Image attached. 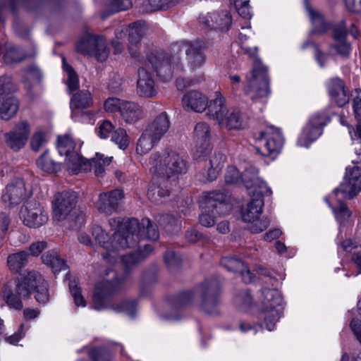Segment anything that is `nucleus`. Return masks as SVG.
<instances>
[{
    "label": "nucleus",
    "mask_w": 361,
    "mask_h": 361,
    "mask_svg": "<svg viewBox=\"0 0 361 361\" xmlns=\"http://www.w3.org/2000/svg\"><path fill=\"white\" fill-rule=\"evenodd\" d=\"M334 197L336 198L338 206V208L332 207V210L333 212L334 213L337 221L340 224H341L345 223V221L348 220V219L350 216L351 214L348 207H346V205L341 202V200L343 199L341 197V195Z\"/></svg>",
    "instance_id": "obj_45"
},
{
    "label": "nucleus",
    "mask_w": 361,
    "mask_h": 361,
    "mask_svg": "<svg viewBox=\"0 0 361 361\" xmlns=\"http://www.w3.org/2000/svg\"><path fill=\"white\" fill-rule=\"evenodd\" d=\"M47 247V243L44 240L32 243L29 247L30 255L37 256Z\"/></svg>",
    "instance_id": "obj_60"
},
{
    "label": "nucleus",
    "mask_w": 361,
    "mask_h": 361,
    "mask_svg": "<svg viewBox=\"0 0 361 361\" xmlns=\"http://www.w3.org/2000/svg\"><path fill=\"white\" fill-rule=\"evenodd\" d=\"M121 116L126 123L133 124L140 121L143 116L142 107L135 102L125 101L121 106Z\"/></svg>",
    "instance_id": "obj_30"
},
{
    "label": "nucleus",
    "mask_w": 361,
    "mask_h": 361,
    "mask_svg": "<svg viewBox=\"0 0 361 361\" xmlns=\"http://www.w3.org/2000/svg\"><path fill=\"white\" fill-rule=\"evenodd\" d=\"M159 140L155 139V137L145 128L137 143V153L141 155L146 154Z\"/></svg>",
    "instance_id": "obj_33"
},
{
    "label": "nucleus",
    "mask_w": 361,
    "mask_h": 361,
    "mask_svg": "<svg viewBox=\"0 0 361 361\" xmlns=\"http://www.w3.org/2000/svg\"><path fill=\"white\" fill-rule=\"evenodd\" d=\"M125 101L116 97H110L107 99L104 104V109L108 113L121 112V106Z\"/></svg>",
    "instance_id": "obj_52"
},
{
    "label": "nucleus",
    "mask_w": 361,
    "mask_h": 361,
    "mask_svg": "<svg viewBox=\"0 0 361 361\" xmlns=\"http://www.w3.org/2000/svg\"><path fill=\"white\" fill-rule=\"evenodd\" d=\"M147 197L148 199L154 204H161L164 202V198L159 194V192H156L155 187L151 185L147 191Z\"/></svg>",
    "instance_id": "obj_61"
},
{
    "label": "nucleus",
    "mask_w": 361,
    "mask_h": 361,
    "mask_svg": "<svg viewBox=\"0 0 361 361\" xmlns=\"http://www.w3.org/2000/svg\"><path fill=\"white\" fill-rule=\"evenodd\" d=\"M9 224L8 215L5 213L0 214V235H3L7 231Z\"/></svg>",
    "instance_id": "obj_64"
},
{
    "label": "nucleus",
    "mask_w": 361,
    "mask_h": 361,
    "mask_svg": "<svg viewBox=\"0 0 361 361\" xmlns=\"http://www.w3.org/2000/svg\"><path fill=\"white\" fill-rule=\"evenodd\" d=\"M263 197L264 195H261L251 197V200L241 212V218L244 222L247 223L248 221H253L260 216L264 205Z\"/></svg>",
    "instance_id": "obj_27"
},
{
    "label": "nucleus",
    "mask_w": 361,
    "mask_h": 361,
    "mask_svg": "<svg viewBox=\"0 0 361 361\" xmlns=\"http://www.w3.org/2000/svg\"><path fill=\"white\" fill-rule=\"evenodd\" d=\"M353 107L354 114L356 119L358 121V124L356 128V130L354 132V135H352L351 128H348L349 133L351 136L352 140H355V137L360 140L361 143V95H358L353 99Z\"/></svg>",
    "instance_id": "obj_44"
},
{
    "label": "nucleus",
    "mask_w": 361,
    "mask_h": 361,
    "mask_svg": "<svg viewBox=\"0 0 361 361\" xmlns=\"http://www.w3.org/2000/svg\"><path fill=\"white\" fill-rule=\"evenodd\" d=\"M123 197V191L118 189L101 193L95 207L100 212L110 215L118 210Z\"/></svg>",
    "instance_id": "obj_19"
},
{
    "label": "nucleus",
    "mask_w": 361,
    "mask_h": 361,
    "mask_svg": "<svg viewBox=\"0 0 361 361\" xmlns=\"http://www.w3.org/2000/svg\"><path fill=\"white\" fill-rule=\"evenodd\" d=\"M113 309L117 312H126L130 317H133L134 315L135 306L133 302L123 301L121 302L116 307H114Z\"/></svg>",
    "instance_id": "obj_57"
},
{
    "label": "nucleus",
    "mask_w": 361,
    "mask_h": 361,
    "mask_svg": "<svg viewBox=\"0 0 361 361\" xmlns=\"http://www.w3.org/2000/svg\"><path fill=\"white\" fill-rule=\"evenodd\" d=\"M361 190V169L357 166L346 167L343 183L334 190L333 196L353 198Z\"/></svg>",
    "instance_id": "obj_10"
},
{
    "label": "nucleus",
    "mask_w": 361,
    "mask_h": 361,
    "mask_svg": "<svg viewBox=\"0 0 361 361\" xmlns=\"http://www.w3.org/2000/svg\"><path fill=\"white\" fill-rule=\"evenodd\" d=\"M151 69L155 71L157 75L165 80H170L173 76L174 70L179 69L180 61L178 59H171L163 54H152L146 62Z\"/></svg>",
    "instance_id": "obj_13"
},
{
    "label": "nucleus",
    "mask_w": 361,
    "mask_h": 361,
    "mask_svg": "<svg viewBox=\"0 0 361 361\" xmlns=\"http://www.w3.org/2000/svg\"><path fill=\"white\" fill-rule=\"evenodd\" d=\"M47 142L46 133L42 130H36L30 139V147L35 152H38Z\"/></svg>",
    "instance_id": "obj_47"
},
{
    "label": "nucleus",
    "mask_w": 361,
    "mask_h": 361,
    "mask_svg": "<svg viewBox=\"0 0 361 361\" xmlns=\"http://www.w3.org/2000/svg\"><path fill=\"white\" fill-rule=\"evenodd\" d=\"M137 92L144 97H153L157 94L155 83L153 79V71L148 63L138 70V79L137 82Z\"/></svg>",
    "instance_id": "obj_18"
},
{
    "label": "nucleus",
    "mask_w": 361,
    "mask_h": 361,
    "mask_svg": "<svg viewBox=\"0 0 361 361\" xmlns=\"http://www.w3.org/2000/svg\"><path fill=\"white\" fill-rule=\"evenodd\" d=\"M242 30L239 34L241 49L245 54L255 59L253 68L250 73L246 76L244 91L253 100L267 98L271 93L267 68L257 59V47L249 42L252 34L250 25L242 27Z\"/></svg>",
    "instance_id": "obj_2"
},
{
    "label": "nucleus",
    "mask_w": 361,
    "mask_h": 361,
    "mask_svg": "<svg viewBox=\"0 0 361 361\" xmlns=\"http://www.w3.org/2000/svg\"><path fill=\"white\" fill-rule=\"evenodd\" d=\"M57 149L61 156L67 157L73 154L75 150V143L69 134H65L58 137Z\"/></svg>",
    "instance_id": "obj_37"
},
{
    "label": "nucleus",
    "mask_w": 361,
    "mask_h": 361,
    "mask_svg": "<svg viewBox=\"0 0 361 361\" xmlns=\"http://www.w3.org/2000/svg\"><path fill=\"white\" fill-rule=\"evenodd\" d=\"M125 228L127 235H129L128 247L134 246L139 239H149L156 240L159 238V232L157 228L151 224L149 219H143L141 222L136 219H132L126 221Z\"/></svg>",
    "instance_id": "obj_8"
},
{
    "label": "nucleus",
    "mask_w": 361,
    "mask_h": 361,
    "mask_svg": "<svg viewBox=\"0 0 361 361\" xmlns=\"http://www.w3.org/2000/svg\"><path fill=\"white\" fill-rule=\"evenodd\" d=\"M38 168L47 173H54L61 169V164L55 161L49 155L48 151H45L37 160Z\"/></svg>",
    "instance_id": "obj_40"
},
{
    "label": "nucleus",
    "mask_w": 361,
    "mask_h": 361,
    "mask_svg": "<svg viewBox=\"0 0 361 361\" xmlns=\"http://www.w3.org/2000/svg\"><path fill=\"white\" fill-rule=\"evenodd\" d=\"M181 49L185 52L188 66L191 71L202 68L205 63L203 53L190 42H183Z\"/></svg>",
    "instance_id": "obj_25"
},
{
    "label": "nucleus",
    "mask_w": 361,
    "mask_h": 361,
    "mask_svg": "<svg viewBox=\"0 0 361 361\" xmlns=\"http://www.w3.org/2000/svg\"><path fill=\"white\" fill-rule=\"evenodd\" d=\"M327 123L324 114H316L312 116L303 128L298 139V145L308 147L322 133V128Z\"/></svg>",
    "instance_id": "obj_12"
},
{
    "label": "nucleus",
    "mask_w": 361,
    "mask_h": 361,
    "mask_svg": "<svg viewBox=\"0 0 361 361\" xmlns=\"http://www.w3.org/2000/svg\"><path fill=\"white\" fill-rule=\"evenodd\" d=\"M111 140L115 142L120 149H125L129 144L128 135L126 130L122 128L114 130Z\"/></svg>",
    "instance_id": "obj_50"
},
{
    "label": "nucleus",
    "mask_w": 361,
    "mask_h": 361,
    "mask_svg": "<svg viewBox=\"0 0 361 361\" xmlns=\"http://www.w3.org/2000/svg\"><path fill=\"white\" fill-rule=\"evenodd\" d=\"M282 297L276 289L264 288L259 296V306L268 331H273L281 316Z\"/></svg>",
    "instance_id": "obj_5"
},
{
    "label": "nucleus",
    "mask_w": 361,
    "mask_h": 361,
    "mask_svg": "<svg viewBox=\"0 0 361 361\" xmlns=\"http://www.w3.org/2000/svg\"><path fill=\"white\" fill-rule=\"evenodd\" d=\"M114 130V125L110 121L104 120L98 123V128L96 132L100 138L106 139Z\"/></svg>",
    "instance_id": "obj_51"
},
{
    "label": "nucleus",
    "mask_w": 361,
    "mask_h": 361,
    "mask_svg": "<svg viewBox=\"0 0 361 361\" xmlns=\"http://www.w3.org/2000/svg\"><path fill=\"white\" fill-rule=\"evenodd\" d=\"M152 186L155 187L156 192H159L164 200L169 196L171 190L168 188L167 183L165 181L158 185L153 184Z\"/></svg>",
    "instance_id": "obj_63"
},
{
    "label": "nucleus",
    "mask_w": 361,
    "mask_h": 361,
    "mask_svg": "<svg viewBox=\"0 0 361 361\" xmlns=\"http://www.w3.org/2000/svg\"><path fill=\"white\" fill-rule=\"evenodd\" d=\"M305 5L312 22V32L314 33H322L325 31L327 26L324 21L322 16L310 7L307 0L305 1Z\"/></svg>",
    "instance_id": "obj_42"
},
{
    "label": "nucleus",
    "mask_w": 361,
    "mask_h": 361,
    "mask_svg": "<svg viewBox=\"0 0 361 361\" xmlns=\"http://www.w3.org/2000/svg\"><path fill=\"white\" fill-rule=\"evenodd\" d=\"M283 138L280 130L268 127L256 140V150L262 156L275 159L282 149Z\"/></svg>",
    "instance_id": "obj_7"
},
{
    "label": "nucleus",
    "mask_w": 361,
    "mask_h": 361,
    "mask_svg": "<svg viewBox=\"0 0 361 361\" xmlns=\"http://www.w3.org/2000/svg\"><path fill=\"white\" fill-rule=\"evenodd\" d=\"M69 288L75 305L78 307H85L86 302L83 296L81 295L80 289L77 286V285L75 283L71 282L69 285Z\"/></svg>",
    "instance_id": "obj_54"
},
{
    "label": "nucleus",
    "mask_w": 361,
    "mask_h": 361,
    "mask_svg": "<svg viewBox=\"0 0 361 361\" xmlns=\"http://www.w3.org/2000/svg\"><path fill=\"white\" fill-rule=\"evenodd\" d=\"M17 288L18 286L16 288L15 293L5 290L4 292V297L7 305L10 307L16 310H20L23 307L21 298L23 296L18 292Z\"/></svg>",
    "instance_id": "obj_46"
},
{
    "label": "nucleus",
    "mask_w": 361,
    "mask_h": 361,
    "mask_svg": "<svg viewBox=\"0 0 361 361\" xmlns=\"http://www.w3.org/2000/svg\"><path fill=\"white\" fill-rule=\"evenodd\" d=\"M131 6V0H110L109 1V8L113 12L127 10Z\"/></svg>",
    "instance_id": "obj_55"
},
{
    "label": "nucleus",
    "mask_w": 361,
    "mask_h": 361,
    "mask_svg": "<svg viewBox=\"0 0 361 361\" xmlns=\"http://www.w3.org/2000/svg\"><path fill=\"white\" fill-rule=\"evenodd\" d=\"M27 195L25 182L18 178L6 187L2 200L6 206L11 207L20 204Z\"/></svg>",
    "instance_id": "obj_17"
},
{
    "label": "nucleus",
    "mask_w": 361,
    "mask_h": 361,
    "mask_svg": "<svg viewBox=\"0 0 361 361\" xmlns=\"http://www.w3.org/2000/svg\"><path fill=\"white\" fill-rule=\"evenodd\" d=\"M20 218L25 226L39 228L48 221L49 216L42 205L37 202H30L21 208Z\"/></svg>",
    "instance_id": "obj_14"
},
{
    "label": "nucleus",
    "mask_w": 361,
    "mask_h": 361,
    "mask_svg": "<svg viewBox=\"0 0 361 361\" xmlns=\"http://www.w3.org/2000/svg\"><path fill=\"white\" fill-rule=\"evenodd\" d=\"M218 13V18L214 19V28L228 30L231 24V16L228 11H221Z\"/></svg>",
    "instance_id": "obj_49"
},
{
    "label": "nucleus",
    "mask_w": 361,
    "mask_h": 361,
    "mask_svg": "<svg viewBox=\"0 0 361 361\" xmlns=\"http://www.w3.org/2000/svg\"><path fill=\"white\" fill-rule=\"evenodd\" d=\"M27 261V254L25 251H20L11 254L7 257V265L9 269L14 272H18L25 266Z\"/></svg>",
    "instance_id": "obj_41"
},
{
    "label": "nucleus",
    "mask_w": 361,
    "mask_h": 361,
    "mask_svg": "<svg viewBox=\"0 0 361 361\" xmlns=\"http://www.w3.org/2000/svg\"><path fill=\"white\" fill-rule=\"evenodd\" d=\"M346 36V30L343 27L335 29L334 37L338 41L339 44L336 45L334 48L336 52L343 57H346L350 54V45L345 42Z\"/></svg>",
    "instance_id": "obj_38"
},
{
    "label": "nucleus",
    "mask_w": 361,
    "mask_h": 361,
    "mask_svg": "<svg viewBox=\"0 0 361 361\" xmlns=\"http://www.w3.org/2000/svg\"><path fill=\"white\" fill-rule=\"evenodd\" d=\"M235 301L237 305L246 307L251 304L252 298L249 292L244 291L235 298Z\"/></svg>",
    "instance_id": "obj_62"
},
{
    "label": "nucleus",
    "mask_w": 361,
    "mask_h": 361,
    "mask_svg": "<svg viewBox=\"0 0 361 361\" xmlns=\"http://www.w3.org/2000/svg\"><path fill=\"white\" fill-rule=\"evenodd\" d=\"M30 131V124L27 121H20L11 131L4 135L6 142L13 150L18 151L27 143Z\"/></svg>",
    "instance_id": "obj_15"
},
{
    "label": "nucleus",
    "mask_w": 361,
    "mask_h": 361,
    "mask_svg": "<svg viewBox=\"0 0 361 361\" xmlns=\"http://www.w3.org/2000/svg\"><path fill=\"white\" fill-rule=\"evenodd\" d=\"M258 170L251 167L245 170L242 175V180L248 190L250 197H255L257 195H270L271 189L257 176Z\"/></svg>",
    "instance_id": "obj_16"
},
{
    "label": "nucleus",
    "mask_w": 361,
    "mask_h": 361,
    "mask_svg": "<svg viewBox=\"0 0 361 361\" xmlns=\"http://www.w3.org/2000/svg\"><path fill=\"white\" fill-rule=\"evenodd\" d=\"M217 12H210L200 16V22L206 27L214 28V19L218 18Z\"/></svg>",
    "instance_id": "obj_58"
},
{
    "label": "nucleus",
    "mask_w": 361,
    "mask_h": 361,
    "mask_svg": "<svg viewBox=\"0 0 361 361\" xmlns=\"http://www.w3.org/2000/svg\"><path fill=\"white\" fill-rule=\"evenodd\" d=\"M63 68L67 75L66 85L70 92L74 91L79 87V78L75 70L69 66L64 57L62 58Z\"/></svg>",
    "instance_id": "obj_43"
},
{
    "label": "nucleus",
    "mask_w": 361,
    "mask_h": 361,
    "mask_svg": "<svg viewBox=\"0 0 361 361\" xmlns=\"http://www.w3.org/2000/svg\"><path fill=\"white\" fill-rule=\"evenodd\" d=\"M247 224L251 233H259L266 230L269 226V220L266 217L259 218V216L253 221H248Z\"/></svg>",
    "instance_id": "obj_48"
},
{
    "label": "nucleus",
    "mask_w": 361,
    "mask_h": 361,
    "mask_svg": "<svg viewBox=\"0 0 361 361\" xmlns=\"http://www.w3.org/2000/svg\"><path fill=\"white\" fill-rule=\"evenodd\" d=\"M109 224L116 230L110 240H108L107 234L99 226L94 228L92 231V235L100 245L101 250L99 252L106 262L115 264L121 261L126 267H130L147 257L152 251L150 245H145L144 250L140 251L136 255L133 253L123 254V252L129 245V235H127V231L125 228L126 222L121 223L119 219H111L109 221Z\"/></svg>",
    "instance_id": "obj_1"
},
{
    "label": "nucleus",
    "mask_w": 361,
    "mask_h": 361,
    "mask_svg": "<svg viewBox=\"0 0 361 361\" xmlns=\"http://www.w3.org/2000/svg\"><path fill=\"white\" fill-rule=\"evenodd\" d=\"M226 157L221 153L215 154L209 160V166L221 171L224 165Z\"/></svg>",
    "instance_id": "obj_59"
},
{
    "label": "nucleus",
    "mask_w": 361,
    "mask_h": 361,
    "mask_svg": "<svg viewBox=\"0 0 361 361\" xmlns=\"http://www.w3.org/2000/svg\"><path fill=\"white\" fill-rule=\"evenodd\" d=\"M65 164L66 169L72 173H78L88 170L87 161H85L78 152L66 157Z\"/></svg>",
    "instance_id": "obj_32"
},
{
    "label": "nucleus",
    "mask_w": 361,
    "mask_h": 361,
    "mask_svg": "<svg viewBox=\"0 0 361 361\" xmlns=\"http://www.w3.org/2000/svg\"><path fill=\"white\" fill-rule=\"evenodd\" d=\"M329 94L339 106H343L348 103V97L344 89V85L338 78L333 79L329 85Z\"/></svg>",
    "instance_id": "obj_31"
},
{
    "label": "nucleus",
    "mask_w": 361,
    "mask_h": 361,
    "mask_svg": "<svg viewBox=\"0 0 361 361\" xmlns=\"http://www.w3.org/2000/svg\"><path fill=\"white\" fill-rule=\"evenodd\" d=\"M77 194L73 191H63L54 195L52 200L53 219L61 221L66 219L75 209Z\"/></svg>",
    "instance_id": "obj_11"
},
{
    "label": "nucleus",
    "mask_w": 361,
    "mask_h": 361,
    "mask_svg": "<svg viewBox=\"0 0 361 361\" xmlns=\"http://www.w3.org/2000/svg\"><path fill=\"white\" fill-rule=\"evenodd\" d=\"M207 114L209 117L216 121L219 124L224 121L227 110L226 106V99L220 92H215V98L207 102Z\"/></svg>",
    "instance_id": "obj_24"
},
{
    "label": "nucleus",
    "mask_w": 361,
    "mask_h": 361,
    "mask_svg": "<svg viewBox=\"0 0 361 361\" xmlns=\"http://www.w3.org/2000/svg\"><path fill=\"white\" fill-rule=\"evenodd\" d=\"M111 159L112 157H104L102 154L96 153L95 157L87 161L88 167H92L95 175L99 177L103 175L106 166L110 164Z\"/></svg>",
    "instance_id": "obj_39"
},
{
    "label": "nucleus",
    "mask_w": 361,
    "mask_h": 361,
    "mask_svg": "<svg viewBox=\"0 0 361 361\" xmlns=\"http://www.w3.org/2000/svg\"><path fill=\"white\" fill-rule=\"evenodd\" d=\"M188 161L176 152L152 154L149 159V171L154 176L172 180L187 173Z\"/></svg>",
    "instance_id": "obj_3"
},
{
    "label": "nucleus",
    "mask_w": 361,
    "mask_h": 361,
    "mask_svg": "<svg viewBox=\"0 0 361 361\" xmlns=\"http://www.w3.org/2000/svg\"><path fill=\"white\" fill-rule=\"evenodd\" d=\"M128 32V38L130 43L128 49L132 56H135L137 51L134 50L133 46H136L140 42L143 33L144 26L140 23H134L128 26V27L123 25L116 31V36L118 39H122L126 33Z\"/></svg>",
    "instance_id": "obj_22"
},
{
    "label": "nucleus",
    "mask_w": 361,
    "mask_h": 361,
    "mask_svg": "<svg viewBox=\"0 0 361 361\" xmlns=\"http://www.w3.org/2000/svg\"><path fill=\"white\" fill-rule=\"evenodd\" d=\"M92 104V99L89 91H80L73 95L71 99V109L73 114L76 110H81L90 107Z\"/></svg>",
    "instance_id": "obj_34"
},
{
    "label": "nucleus",
    "mask_w": 361,
    "mask_h": 361,
    "mask_svg": "<svg viewBox=\"0 0 361 361\" xmlns=\"http://www.w3.org/2000/svg\"><path fill=\"white\" fill-rule=\"evenodd\" d=\"M171 123L168 114L166 112H161L157 115L145 128V129L152 134L155 139L161 140V137L169 131Z\"/></svg>",
    "instance_id": "obj_26"
},
{
    "label": "nucleus",
    "mask_w": 361,
    "mask_h": 361,
    "mask_svg": "<svg viewBox=\"0 0 361 361\" xmlns=\"http://www.w3.org/2000/svg\"><path fill=\"white\" fill-rule=\"evenodd\" d=\"M221 264L228 271L239 272L245 283H248L252 281V274L240 260L234 257H226L222 258Z\"/></svg>",
    "instance_id": "obj_29"
},
{
    "label": "nucleus",
    "mask_w": 361,
    "mask_h": 361,
    "mask_svg": "<svg viewBox=\"0 0 361 361\" xmlns=\"http://www.w3.org/2000/svg\"><path fill=\"white\" fill-rule=\"evenodd\" d=\"M219 125L228 130H240L245 128L247 122L240 110L232 109L226 111L224 121Z\"/></svg>",
    "instance_id": "obj_28"
},
{
    "label": "nucleus",
    "mask_w": 361,
    "mask_h": 361,
    "mask_svg": "<svg viewBox=\"0 0 361 361\" xmlns=\"http://www.w3.org/2000/svg\"><path fill=\"white\" fill-rule=\"evenodd\" d=\"M200 207L203 210L200 215L199 221L201 225L211 227L215 224V214L225 216L230 213L232 205L229 197L222 192H210L204 194L200 201Z\"/></svg>",
    "instance_id": "obj_4"
},
{
    "label": "nucleus",
    "mask_w": 361,
    "mask_h": 361,
    "mask_svg": "<svg viewBox=\"0 0 361 361\" xmlns=\"http://www.w3.org/2000/svg\"><path fill=\"white\" fill-rule=\"evenodd\" d=\"M23 59L21 53L15 47L8 48L6 52L4 55V61L7 63L19 62Z\"/></svg>",
    "instance_id": "obj_53"
},
{
    "label": "nucleus",
    "mask_w": 361,
    "mask_h": 361,
    "mask_svg": "<svg viewBox=\"0 0 361 361\" xmlns=\"http://www.w3.org/2000/svg\"><path fill=\"white\" fill-rule=\"evenodd\" d=\"M76 50L85 55L94 56L101 62L106 61L109 54L106 39L92 35H87L81 39L76 45Z\"/></svg>",
    "instance_id": "obj_9"
},
{
    "label": "nucleus",
    "mask_w": 361,
    "mask_h": 361,
    "mask_svg": "<svg viewBox=\"0 0 361 361\" xmlns=\"http://www.w3.org/2000/svg\"><path fill=\"white\" fill-rule=\"evenodd\" d=\"M210 139V128L205 123H197L194 130V140L197 146L206 149Z\"/></svg>",
    "instance_id": "obj_35"
},
{
    "label": "nucleus",
    "mask_w": 361,
    "mask_h": 361,
    "mask_svg": "<svg viewBox=\"0 0 361 361\" xmlns=\"http://www.w3.org/2000/svg\"><path fill=\"white\" fill-rule=\"evenodd\" d=\"M44 264L50 267L54 274L66 269L65 262L54 251H49L42 256Z\"/></svg>",
    "instance_id": "obj_36"
},
{
    "label": "nucleus",
    "mask_w": 361,
    "mask_h": 361,
    "mask_svg": "<svg viewBox=\"0 0 361 361\" xmlns=\"http://www.w3.org/2000/svg\"><path fill=\"white\" fill-rule=\"evenodd\" d=\"M240 180L239 172L236 167L229 166L225 175V181L228 184L238 183Z\"/></svg>",
    "instance_id": "obj_56"
},
{
    "label": "nucleus",
    "mask_w": 361,
    "mask_h": 361,
    "mask_svg": "<svg viewBox=\"0 0 361 361\" xmlns=\"http://www.w3.org/2000/svg\"><path fill=\"white\" fill-rule=\"evenodd\" d=\"M116 287L111 281H105L97 284L93 295L94 308L102 310L108 307V303Z\"/></svg>",
    "instance_id": "obj_20"
},
{
    "label": "nucleus",
    "mask_w": 361,
    "mask_h": 361,
    "mask_svg": "<svg viewBox=\"0 0 361 361\" xmlns=\"http://www.w3.org/2000/svg\"><path fill=\"white\" fill-rule=\"evenodd\" d=\"M3 78L0 79V86H1ZM0 87V117L6 121L13 117L18 110V102L16 98L11 95L4 94L3 92L6 90H11L8 87Z\"/></svg>",
    "instance_id": "obj_21"
},
{
    "label": "nucleus",
    "mask_w": 361,
    "mask_h": 361,
    "mask_svg": "<svg viewBox=\"0 0 361 361\" xmlns=\"http://www.w3.org/2000/svg\"><path fill=\"white\" fill-rule=\"evenodd\" d=\"M17 290L23 296H27L35 291V298L41 303H46L49 300L47 283L41 274L35 271H27L21 276Z\"/></svg>",
    "instance_id": "obj_6"
},
{
    "label": "nucleus",
    "mask_w": 361,
    "mask_h": 361,
    "mask_svg": "<svg viewBox=\"0 0 361 361\" xmlns=\"http://www.w3.org/2000/svg\"><path fill=\"white\" fill-rule=\"evenodd\" d=\"M208 98L202 92L192 90L187 92L182 99L183 106L195 112H202L207 106Z\"/></svg>",
    "instance_id": "obj_23"
}]
</instances>
